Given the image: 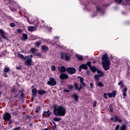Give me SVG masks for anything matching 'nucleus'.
I'll use <instances>...</instances> for the list:
<instances>
[{"mask_svg":"<svg viewBox=\"0 0 130 130\" xmlns=\"http://www.w3.org/2000/svg\"><path fill=\"white\" fill-rule=\"evenodd\" d=\"M66 111V108L62 106L55 107L53 110L54 114L56 116H64Z\"/></svg>","mask_w":130,"mask_h":130,"instance_id":"obj_2","label":"nucleus"},{"mask_svg":"<svg viewBox=\"0 0 130 130\" xmlns=\"http://www.w3.org/2000/svg\"><path fill=\"white\" fill-rule=\"evenodd\" d=\"M72 97L74 98V100L75 101H76V102L78 101V99L79 98V96H78V95H77L76 94H74L72 95Z\"/></svg>","mask_w":130,"mask_h":130,"instance_id":"obj_24","label":"nucleus"},{"mask_svg":"<svg viewBox=\"0 0 130 130\" xmlns=\"http://www.w3.org/2000/svg\"><path fill=\"white\" fill-rule=\"evenodd\" d=\"M96 10H97L98 12H101V8H100V7H97Z\"/></svg>","mask_w":130,"mask_h":130,"instance_id":"obj_45","label":"nucleus"},{"mask_svg":"<svg viewBox=\"0 0 130 130\" xmlns=\"http://www.w3.org/2000/svg\"><path fill=\"white\" fill-rule=\"evenodd\" d=\"M93 107H96V106H97V101H96V100L93 101Z\"/></svg>","mask_w":130,"mask_h":130,"instance_id":"obj_36","label":"nucleus"},{"mask_svg":"<svg viewBox=\"0 0 130 130\" xmlns=\"http://www.w3.org/2000/svg\"><path fill=\"white\" fill-rule=\"evenodd\" d=\"M97 73L98 75H99L100 77L104 76V73L101 70H97Z\"/></svg>","mask_w":130,"mask_h":130,"instance_id":"obj_16","label":"nucleus"},{"mask_svg":"<svg viewBox=\"0 0 130 130\" xmlns=\"http://www.w3.org/2000/svg\"><path fill=\"white\" fill-rule=\"evenodd\" d=\"M82 69L83 70H87L88 69V67H87V65L86 64H82L79 66V72H81Z\"/></svg>","mask_w":130,"mask_h":130,"instance_id":"obj_13","label":"nucleus"},{"mask_svg":"<svg viewBox=\"0 0 130 130\" xmlns=\"http://www.w3.org/2000/svg\"><path fill=\"white\" fill-rule=\"evenodd\" d=\"M31 93L32 96H36V94H37V89L36 88H32L31 90Z\"/></svg>","mask_w":130,"mask_h":130,"instance_id":"obj_17","label":"nucleus"},{"mask_svg":"<svg viewBox=\"0 0 130 130\" xmlns=\"http://www.w3.org/2000/svg\"><path fill=\"white\" fill-rule=\"evenodd\" d=\"M30 51L31 52H32V53H35V52H36V49H35V48H32L30 49Z\"/></svg>","mask_w":130,"mask_h":130,"instance_id":"obj_32","label":"nucleus"},{"mask_svg":"<svg viewBox=\"0 0 130 130\" xmlns=\"http://www.w3.org/2000/svg\"><path fill=\"white\" fill-rule=\"evenodd\" d=\"M27 21L29 24H34V25L36 26H37V25L39 24V21L38 20V18H37V17H32L30 21V19L27 18Z\"/></svg>","mask_w":130,"mask_h":130,"instance_id":"obj_5","label":"nucleus"},{"mask_svg":"<svg viewBox=\"0 0 130 130\" xmlns=\"http://www.w3.org/2000/svg\"><path fill=\"white\" fill-rule=\"evenodd\" d=\"M55 39H59V37H55L54 38L53 40H55Z\"/></svg>","mask_w":130,"mask_h":130,"instance_id":"obj_54","label":"nucleus"},{"mask_svg":"<svg viewBox=\"0 0 130 130\" xmlns=\"http://www.w3.org/2000/svg\"><path fill=\"white\" fill-rule=\"evenodd\" d=\"M40 109L41 108L40 107H37L36 109V112H39V111H40Z\"/></svg>","mask_w":130,"mask_h":130,"instance_id":"obj_37","label":"nucleus"},{"mask_svg":"<svg viewBox=\"0 0 130 130\" xmlns=\"http://www.w3.org/2000/svg\"><path fill=\"white\" fill-rule=\"evenodd\" d=\"M41 47H42V50H44V51H46V50L48 49V48L46 46H42Z\"/></svg>","mask_w":130,"mask_h":130,"instance_id":"obj_29","label":"nucleus"},{"mask_svg":"<svg viewBox=\"0 0 130 130\" xmlns=\"http://www.w3.org/2000/svg\"><path fill=\"white\" fill-rule=\"evenodd\" d=\"M35 86H32V87H31V88H34Z\"/></svg>","mask_w":130,"mask_h":130,"instance_id":"obj_64","label":"nucleus"},{"mask_svg":"<svg viewBox=\"0 0 130 130\" xmlns=\"http://www.w3.org/2000/svg\"><path fill=\"white\" fill-rule=\"evenodd\" d=\"M74 86L75 87L76 90H78V91H80L81 89H82V86L80 85V86L78 87V85L77 83H75Z\"/></svg>","mask_w":130,"mask_h":130,"instance_id":"obj_23","label":"nucleus"},{"mask_svg":"<svg viewBox=\"0 0 130 130\" xmlns=\"http://www.w3.org/2000/svg\"><path fill=\"white\" fill-rule=\"evenodd\" d=\"M17 55L19 58H21V59L23 58L24 60H25L24 61L25 66H26V67H30L31 66V63H32V58H29V55L24 57L23 54L20 53H18Z\"/></svg>","mask_w":130,"mask_h":130,"instance_id":"obj_3","label":"nucleus"},{"mask_svg":"<svg viewBox=\"0 0 130 130\" xmlns=\"http://www.w3.org/2000/svg\"><path fill=\"white\" fill-rule=\"evenodd\" d=\"M102 64L105 71H108L110 69V60L106 53L102 57Z\"/></svg>","mask_w":130,"mask_h":130,"instance_id":"obj_1","label":"nucleus"},{"mask_svg":"<svg viewBox=\"0 0 130 130\" xmlns=\"http://www.w3.org/2000/svg\"><path fill=\"white\" fill-rule=\"evenodd\" d=\"M11 118L12 116H11V114L10 113H5L3 116V119L4 120H5V121H9V120Z\"/></svg>","mask_w":130,"mask_h":130,"instance_id":"obj_6","label":"nucleus"},{"mask_svg":"<svg viewBox=\"0 0 130 130\" xmlns=\"http://www.w3.org/2000/svg\"><path fill=\"white\" fill-rule=\"evenodd\" d=\"M110 110L111 112H112V111H113V108H112V106L111 105H110Z\"/></svg>","mask_w":130,"mask_h":130,"instance_id":"obj_42","label":"nucleus"},{"mask_svg":"<svg viewBox=\"0 0 130 130\" xmlns=\"http://www.w3.org/2000/svg\"><path fill=\"white\" fill-rule=\"evenodd\" d=\"M98 86L99 87H103V83H102L101 82H99L98 83Z\"/></svg>","mask_w":130,"mask_h":130,"instance_id":"obj_33","label":"nucleus"},{"mask_svg":"<svg viewBox=\"0 0 130 130\" xmlns=\"http://www.w3.org/2000/svg\"><path fill=\"white\" fill-rule=\"evenodd\" d=\"M38 93L39 95H43V94H46V91L43 90H39Z\"/></svg>","mask_w":130,"mask_h":130,"instance_id":"obj_19","label":"nucleus"},{"mask_svg":"<svg viewBox=\"0 0 130 130\" xmlns=\"http://www.w3.org/2000/svg\"><path fill=\"white\" fill-rule=\"evenodd\" d=\"M10 10L11 11H17V9H16V8H14L13 7H10Z\"/></svg>","mask_w":130,"mask_h":130,"instance_id":"obj_38","label":"nucleus"},{"mask_svg":"<svg viewBox=\"0 0 130 130\" xmlns=\"http://www.w3.org/2000/svg\"><path fill=\"white\" fill-rule=\"evenodd\" d=\"M32 40H36V39H38V37L37 36H32Z\"/></svg>","mask_w":130,"mask_h":130,"instance_id":"obj_35","label":"nucleus"},{"mask_svg":"<svg viewBox=\"0 0 130 130\" xmlns=\"http://www.w3.org/2000/svg\"><path fill=\"white\" fill-rule=\"evenodd\" d=\"M127 91V88L126 86H124L123 90H122V95L123 99H125V97H126V91Z\"/></svg>","mask_w":130,"mask_h":130,"instance_id":"obj_11","label":"nucleus"},{"mask_svg":"<svg viewBox=\"0 0 130 130\" xmlns=\"http://www.w3.org/2000/svg\"><path fill=\"white\" fill-rule=\"evenodd\" d=\"M76 56L77 57L78 59H79V60H83V56H81L78 54H77L76 55Z\"/></svg>","mask_w":130,"mask_h":130,"instance_id":"obj_25","label":"nucleus"},{"mask_svg":"<svg viewBox=\"0 0 130 130\" xmlns=\"http://www.w3.org/2000/svg\"><path fill=\"white\" fill-rule=\"evenodd\" d=\"M58 70L60 73H64L67 71V69L63 66H59Z\"/></svg>","mask_w":130,"mask_h":130,"instance_id":"obj_10","label":"nucleus"},{"mask_svg":"<svg viewBox=\"0 0 130 130\" xmlns=\"http://www.w3.org/2000/svg\"><path fill=\"white\" fill-rule=\"evenodd\" d=\"M116 2H118V4H120L121 2H122V0H115Z\"/></svg>","mask_w":130,"mask_h":130,"instance_id":"obj_48","label":"nucleus"},{"mask_svg":"<svg viewBox=\"0 0 130 130\" xmlns=\"http://www.w3.org/2000/svg\"><path fill=\"white\" fill-rule=\"evenodd\" d=\"M90 87L92 88V87H93V84L92 83H90Z\"/></svg>","mask_w":130,"mask_h":130,"instance_id":"obj_57","label":"nucleus"},{"mask_svg":"<svg viewBox=\"0 0 130 130\" xmlns=\"http://www.w3.org/2000/svg\"><path fill=\"white\" fill-rule=\"evenodd\" d=\"M47 84L49 85V86H55L56 85V81L53 78H50L49 81L47 82Z\"/></svg>","mask_w":130,"mask_h":130,"instance_id":"obj_7","label":"nucleus"},{"mask_svg":"<svg viewBox=\"0 0 130 130\" xmlns=\"http://www.w3.org/2000/svg\"><path fill=\"white\" fill-rule=\"evenodd\" d=\"M119 128V125L118 124V125H116L115 130H118Z\"/></svg>","mask_w":130,"mask_h":130,"instance_id":"obj_44","label":"nucleus"},{"mask_svg":"<svg viewBox=\"0 0 130 130\" xmlns=\"http://www.w3.org/2000/svg\"><path fill=\"white\" fill-rule=\"evenodd\" d=\"M115 95H116V91H113L111 93H108L107 96L109 97V98H112V97H115Z\"/></svg>","mask_w":130,"mask_h":130,"instance_id":"obj_12","label":"nucleus"},{"mask_svg":"<svg viewBox=\"0 0 130 130\" xmlns=\"http://www.w3.org/2000/svg\"><path fill=\"white\" fill-rule=\"evenodd\" d=\"M67 72L70 75H73V74L76 73V69L74 68L70 67L67 68Z\"/></svg>","mask_w":130,"mask_h":130,"instance_id":"obj_8","label":"nucleus"},{"mask_svg":"<svg viewBox=\"0 0 130 130\" xmlns=\"http://www.w3.org/2000/svg\"><path fill=\"white\" fill-rule=\"evenodd\" d=\"M4 76L5 77V78H7V77H8V74H7V73L4 72Z\"/></svg>","mask_w":130,"mask_h":130,"instance_id":"obj_51","label":"nucleus"},{"mask_svg":"<svg viewBox=\"0 0 130 130\" xmlns=\"http://www.w3.org/2000/svg\"><path fill=\"white\" fill-rule=\"evenodd\" d=\"M60 56V58H61V59L66 60L67 61H69V60H70V59H71V57H72V56L71 55V54H69V53H67V52L61 53Z\"/></svg>","mask_w":130,"mask_h":130,"instance_id":"obj_4","label":"nucleus"},{"mask_svg":"<svg viewBox=\"0 0 130 130\" xmlns=\"http://www.w3.org/2000/svg\"><path fill=\"white\" fill-rule=\"evenodd\" d=\"M22 41H25V40H26V39H28V35L26 34H24L22 35V37L21 38Z\"/></svg>","mask_w":130,"mask_h":130,"instance_id":"obj_15","label":"nucleus"},{"mask_svg":"<svg viewBox=\"0 0 130 130\" xmlns=\"http://www.w3.org/2000/svg\"><path fill=\"white\" fill-rule=\"evenodd\" d=\"M124 87V84L123 83L121 85V88Z\"/></svg>","mask_w":130,"mask_h":130,"instance_id":"obj_58","label":"nucleus"},{"mask_svg":"<svg viewBox=\"0 0 130 130\" xmlns=\"http://www.w3.org/2000/svg\"><path fill=\"white\" fill-rule=\"evenodd\" d=\"M69 89H70V90L73 89V86L72 85H69L68 86Z\"/></svg>","mask_w":130,"mask_h":130,"instance_id":"obj_49","label":"nucleus"},{"mask_svg":"<svg viewBox=\"0 0 130 130\" xmlns=\"http://www.w3.org/2000/svg\"><path fill=\"white\" fill-rule=\"evenodd\" d=\"M80 82L81 84L82 85V86H85V83H84V78L82 77H80Z\"/></svg>","mask_w":130,"mask_h":130,"instance_id":"obj_26","label":"nucleus"},{"mask_svg":"<svg viewBox=\"0 0 130 130\" xmlns=\"http://www.w3.org/2000/svg\"><path fill=\"white\" fill-rule=\"evenodd\" d=\"M0 34L4 39H8V37H6L5 32L3 29H0Z\"/></svg>","mask_w":130,"mask_h":130,"instance_id":"obj_14","label":"nucleus"},{"mask_svg":"<svg viewBox=\"0 0 130 130\" xmlns=\"http://www.w3.org/2000/svg\"><path fill=\"white\" fill-rule=\"evenodd\" d=\"M21 29H17V32H18V33H21Z\"/></svg>","mask_w":130,"mask_h":130,"instance_id":"obj_55","label":"nucleus"},{"mask_svg":"<svg viewBox=\"0 0 130 130\" xmlns=\"http://www.w3.org/2000/svg\"><path fill=\"white\" fill-rule=\"evenodd\" d=\"M43 41H44V42H48V41H49V39H47V40H45V39H42Z\"/></svg>","mask_w":130,"mask_h":130,"instance_id":"obj_46","label":"nucleus"},{"mask_svg":"<svg viewBox=\"0 0 130 130\" xmlns=\"http://www.w3.org/2000/svg\"><path fill=\"white\" fill-rule=\"evenodd\" d=\"M54 121H59L60 120V119L59 118H54L53 119Z\"/></svg>","mask_w":130,"mask_h":130,"instance_id":"obj_39","label":"nucleus"},{"mask_svg":"<svg viewBox=\"0 0 130 130\" xmlns=\"http://www.w3.org/2000/svg\"><path fill=\"white\" fill-rule=\"evenodd\" d=\"M21 97H24V93H22L21 94Z\"/></svg>","mask_w":130,"mask_h":130,"instance_id":"obj_60","label":"nucleus"},{"mask_svg":"<svg viewBox=\"0 0 130 130\" xmlns=\"http://www.w3.org/2000/svg\"><path fill=\"white\" fill-rule=\"evenodd\" d=\"M115 117L111 118V120H114V122Z\"/></svg>","mask_w":130,"mask_h":130,"instance_id":"obj_56","label":"nucleus"},{"mask_svg":"<svg viewBox=\"0 0 130 130\" xmlns=\"http://www.w3.org/2000/svg\"><path fill=\"white\" fill-rule=\"evenodd\" d=\"M122 84H123V83H122V81H119L118 85V86H120V85H121Z\"/></svg>","mask_w":130,"mask_h":130,"instance_id":"obj_52","label":"nucleus"},{"mask_svg":"<svg viewBox=\"0 0 130 130\" xmlns=\"http://www.w3.org/2000/svg\"><path fill=\"white\" fill-rule=\"evenodd\" d=\"M27 29H28V31L32 32L33 31H35V26H29L28 27Z\"/></svg>","mask_w":130,"mask_h":130,"instance_id":"obj_21","label":"nucleus"},{"mask_svg":"<svg viewBox=\"0 0 130 130\" xmlns=\"http://www.w3.org/2000/svg\"><path fill=\"white\" fill-rule=\"evenodd\" d=\"M10 26L11 27H15V26H16V24H15V23H10Z\"/></svg>","mask_w":130,"mask_h":130,"instance_id":"obj_41","label":"nucleus"},{"mask_svg":"<svg viewBox=\"0 0 130 130\" xmlns=\"http://www.w3.org/2000/svg\"><path fill=\"white\" fill-rule=\"evenodd\" d=\"M90 71H91L92 72H93V73H95L96 71L97 72V71H98V70H97V69L96 68V67H94V66H91L90 68Z\"/></svg>","mask_w":130,"mask_h":130,"instance_id":"obj_22","label":"nucleus"},{"mask_svg":"<svg viewBox=\"0 0 130 130\" xmlns=\"http://www.w3.org/2000/svg\"><path fill=\"white\" fill-rule=\"evenodd\" d=\"M36 46H37L39 47V46H40L41 45V42H37L35 43Z\"/></svg>","mask_w":130,"mask_h":130,"instance_id":"obj_31","label":"nucleus"},{"mask_svg":"<svg viewBox=\"0 0 130 130\" xmlns=\"http://www.w3.org/2000/svg\"><path fill=\"white\" fill-rule=\"evenodd\" d=\"M94 78L95 79V81H96V82H98L99 81V78H100V77L98 75H95L94 76Z\"/></svg>","mask_w":130,"mask_h":130,"instance_id":"obj_28","label":"nucleus"},{"mask_svg":"<svg viewBox=\"0 0 130 130\" xmlns=\"http://www.w3.org/2000/svg\"><path fill=\"white\" fill-rule=\"evenodd\" d=\"M93 63H95L96 62H95V61H93Z\"/></svg>","mask_w":130,"mask_h":130,"instance_id":"obj_63","label":"nucleus"},{"mask_svg":"<svg viewBox=\"0 0 130 130\" xmlns=\"http://www.w3.org/2000/svg\"><path fill=\"white\" fill-rule=\"evenodd\" d=\"M126 129V126L125 124H123L121 126L119 130H125Z\"/></svg>","mask_w":130,"mask_h":130,"instance_id":"obj_27","label":"nucleus"},{"mask_svg":"<svg viewBox=\"0 0 130 130\" xmlns=\"http://www.w3.org/2000/svg\"><path fill=\"white\" fill-rule=\"evenodd\" d=\"M64 92H66L67 93H70V90L69 89H65Z\"/></svg>","mask_w":130,"mask_h":130,"instance_id":"obj_50","label":"nucleus"},{"mask_svg":"<svg viewBox=\"0 0 130 130\" xmlns=\"http://www.w3.org/2000/svg\"><path fill=\"white\" fill-rule=\"evenodd\" d=\"M51 70L52 71H55V66L54 65H53L51 67Z\"/></svg>","mask_w":130,"mask_h":130,"instance_id":"obj_34","label":"nucleus"},{"mask_svg":"<svg viewBox=\"0 0 130 130\" xmlns=\"http://www.w3.org/2000/svg\"><path fill=\"white\" fill-rule=\"evenodd\" d=\"M104 97L105 98V99H107V94L106 93H104Z\"/></svg>","mask_w":130,"mask_h":130,"instance_id":"obj_47","label":"nucleus"},{"mask_svg":"<svg viewBox=\"0 0 130 130\" xmlns=\"http://www.w3.org/2000/svg\"><path fill=\"white\" fill-rule=\"evenodd\" d=\"M29 57H30L31 58H32V57H33V55H29Z\"/></svg>","mask_w":130,"mask_h":130,"instance_id":"obj_62","label":"nucleus"},{"mask_svg":"<svg viewBox=\"0 0 130 130\" xmlns=\"http://www.w3.org/2000/svg\"><path fill=\"white\" fill-rule=\"evenodd\" d=\"M60 79L61 80H67L68 78H69V76L68 74H66L64 73H61L59 76Z\"/></svg>","mask_w":130,"mask_h":130,"instance_id":"obj_9","label":"nucleus"},{"mask_svg":"<svg viewBox=\"0 0 130 130\" xmlns=\"http://www.w3.org/2000/svg\"><path fill=\"white\" fill-rule=\"evenodd\" d=\"M117 121H119V122H121V121H122V120L121 119H119V117H118V116H115L114 122H117Z\"/></svg>","mask_w":130,"mask_h":130,"instance_id":"obj_18","label":"nucleus"},{"mask_svg":"<svg viewBox=\"0 0 130 130\" xmlns=\"http://www.w3.org/2000/svg\"><path fill=\"white\" fill-rule=\"evenodd\" d=\"M8 123H9V124H11V123H12V121H9V122H8Z\"/></svg>","mask_w":130,"mask_h":130,"instance_id":"obj_61","label":"nucleus"},{"mask_svg":"<svg viewBox=\"0 0 130 130\" xmlns=\"http://www.w3.org/2000/svg\"><path fill=\"white\" fill-rule=\"evenodd\" d=\"M37 56H41V54L39 53V54H36Z\"/></svg>","mask_w":130,"mask_h":130,"instance_id":"obj_59","label":"nucleus"},{"mask_svg":"<svg viewBox=\"0 0 130 130\" xmlns=\"http://www.w3.org/2000/svg\"><path fill=\"white\" fill-rule=\"evenodd\" d=\"M16 69H17V70H21V66L17 67H16Z\"/></svg>","mask_w":130,"mask_h":130,"instance_id":"obj_53","label":"nucleus"},{"mask_svg":"<svg viewBox=\"0 0 130 130\" xmlns=\"http://www.w3.org/2000/svg\"><path fill=\"white\" fill-rule=\"evenodd\" d=\"M20 127H16L15 128H14L13 130H20Z\"/></svg>","mask_w":130,"mask_h":130,"instance_id":"obj_43","label":"nucleus"},{"mask_svg":"<svg viewBox=\"0 0 130 130\" xmlns=\"http://www.w3.org/2000/svg\"><path fill=\"white\" fill-rule=\"evenodd\" d=\"M50 114H51V113L49 112V110L43 112V115H46L47 117H48Z\"/></svg>","mask_w":130,"mask_h":130,"instance_id":"obj_20","label":"nucleus"},{"mask_svg":"<svg viewBox=\"0 0 130 130\" xmlns=\"http://www.w3.org/2000/svg\"><path fill=\"white\" fill-rule=\"evenodd\" d=\"M10 71V68L9 67L5 68L4 70V73H8Z\"/></svg>","mask_w":130,"mask_h":130,"instance_id":"obj_30","label":"nucleus"},{"mask_svg":"<svg viewBox=\"0 0 130 130\" xmlns=\"http://www.w3.org/2000/svg\"><path fill=\"white\" fill-rule=\"evenodd\" d=\"M86 64H87V66H88V67H89V68H91V67H92V66H91V62H90V61L87 62L86 63Z\"/></svg>","mask_w":130,"mask_h":130,"instance_id":"obj_40","label":"nucleus"}]
</instances>
